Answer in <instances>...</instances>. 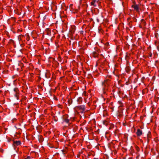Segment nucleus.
Returning a JSON list of instances; mask_svg holds the SVG:
<instances>
[{"label": "nucleus", "instance_id": "f257e3e1", "mask_svg": "<svg viewBox=\"0 0 159 159\" xmlns=\"http://www.w3.org/2000/svg\"><path fill=\"white\" fill-rule=\"evenodd\" d=\"M110 81L108 80H105L102 83V88L103 93H105L104 90H107L108 89L109 86Z\"/></svg>", "mask_w": 159, "mask_h": 159}, {"label": "nucleus", "instance_id": "f03ea898", "mask_svg": "<svg viewBox=\"0 0 159 159\" xmlns=\"http://www.w3.org/2000/svg\"><path fill=\"white\" fill-rule=\"evenodd\" d=\"M78 109L80 111V112L82 113H84L85 111V107L84 105H81L78 107Z\"/></svg>", "mask_w": 159, "mask_h": 159}, {"label": "nucleus", "instance_id": "7ed1b4c3", "mask_svg": "<svg viewBox=\"0 0 159 159\" xmlns=\"http://www.w3.org/2000/svg\"><path fill=\"white\" fill-rule=\"evenodd\" d=\"M98 4V2L95 0H93L91 2V5L95 7H96Z\"/></svg>", "mask_w": 159, "mask_h": 159}, {"label": "nucleus", "instance_id": "20e7f679", "mask_svg": "<svg viewBox=\"0 0 159 159\" xmlns=\"http://www.w3.org/2000/svg\"><path fill=\"white\" fill-rule=\"evenodd\" d=\"M136 134L138 136H141L142 134V130L139 129H138L137 130Z\"/></svg>", "mask_w": 159, "mask_h": 159}, {"label": "nucleus", "instance_id": "39448f33", "mask_svg": "<svg viewBox=\"0 0 159 159\" xmlns=\"http://www.w3.org/2000/svg\"><path fill=\"white\" fill-rule=\"evenodd\" d=\"M14 91L15 92V96H16V98H17V97L18 96V94H19L18 89L16 88H15L14 89Z\"/></svg>", "mask_w": 159, "mask_h": 159}, {"label": "nucleus", "instance_id": "423d86ee", "mask_svg": "<svg viewBox=\"0 0 159 159\" xmlns=\"http://www.w3.org/2000/svg\"><path fill=\"white\" fill-rule=\"evenodd\" d=\"M14 144L15 145H19L21 144V142L20 141H15L14 142Z\"/></svg>", "mask_w": 159, "mask_h": 159}, {"label": "nucleus", "instance_id": "0eeeda50", "mask_svg": "<svg viewBox=\"0 0 159 159\" xmlns=\"http://www.w3.org/2000/svg\"><path fill=\"white\" fill-rule=\"evenodd\" d=\"M133 7L134 8L135 10L138 11L139 9V6L138 5H135L134 6H133Z\"/></svg>", "mask_w": 159, "mask_h": 159}, {"label": "nucleus", "instance_id": "6e6552de", "mask_svg": "<svg viewBox=\"0 0 159 159\" xmlns=\"http://www.w3.org/2000/svg\"><path fill=\"white\" fill-rule=\"evenodd\" d=\"M63 120L64 122H66L67 123H69V119H66L65 118H63Z\"/></svg>", "mask_w": 159, "mask_h": 159}, {"label": "nucleus", "instance_id": "1a4fd4ad", "mask_svg": "<svg viewBox=\"0 0 159 159\" xmlns=\"http://www.w3.org/2000/svg\"><path fill=\"white\" fill-rule=\"evenodd\" d=\"M24 159H31V158L30 156H28L26 157H25Z\"/></svg>", "mask_w": 159, "mask_h": 159}, {"label": "nucleus", "instance_id": "9d476101", "mask_svg": "<svg viewBox=\"0 0 159 159\" xmlns=\"http://www.w3.org/2000/svg\"><path fill=\"white\" fill-rule=\"evenodd\" d=\"M46 16H45L43 17V20H45V19H46Z\"/></svg>", "mask_w": 159, "mask_h": 159}, {"label": "nucleus", "instance_id": "9b49d317", "mask_svg": "<svg viewBox=\"0 0 159 159\" xmlns=\"http://www.w3.org/2000/svg\"><path fill=\"white\" fill-rule=\"evenodd\" d=\"M43 120V118L42 117V116H40V120Z\"/></svg>", "mask_w": 159, "mask_h": 159}, {"label": "nucleus", "instance_id": "f8f14e48", "mask_svg": "<svg viewBox=\"0 0 159 159\" xmlns=\"http://www.w3.org/2000/svg\"><path fill=\"white\" fill-rule=\"evenodd\" d=\"M40 142L42 140V138H41V137L40 136Z\"/></svg>", "mask_w": 159, "mask_h": 159}, {"label": "nucleus", "instance_id": "ddd939ff", "mask_svg": "<svg viewBox=\"0 0 159 159\" xmlns=\"http://www.w3.org/2000/svg\"><path fill=\"white\" fill-rule=\"evenodd\" d=\"M40 11H41V7H40Z\"/></svg>", "mask_w": 159, "mask_h": 159}]
</instances>
